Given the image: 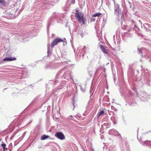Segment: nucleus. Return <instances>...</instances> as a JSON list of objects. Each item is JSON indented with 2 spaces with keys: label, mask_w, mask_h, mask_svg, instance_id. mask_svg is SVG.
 <instances>
[{
  "label": "nucleus",
  "mask_w": 151,
  "mask_h": 151,
  "mask_svg": "<svg viewBox=\"0 0 151 151\" xmlns=\"http://www.w3.org/2000/svg\"><path fill=\"white\" fill-rule=\"evenodd\" d=\"M75 14V17L77 18L79 22L81 24H85L86 20L83 16L82 14H80L78 13H76Z\"/></svg>",
  "instance_id": "nucleus-1"
},
{
  "label": "nucleus",
  "mask_w": 151,
  "mask_h": 151,
  "mask_svg": "<svg viewBox=\"0 0 151 151\" xmlns=\"http://www.w3.org/2000/svg\"><path fill=\"white\" fill-rule=\"evenodd\" d=\"M63 40L61 38L58 37L54 39L52 41L51 44V47H54L57 45L59 42H63Z\"/></svg>",
  "instance_id": "nucleus-2"
},
{
  "label": "nucleus",
  "mask_w": 151,
  "mask_h": 151,
  "mask_svg": "<svg viewBox=\"0 0 151 151\" xmlns=\"http://www.w3.org/2000/svg\"><path fill=\"white\" fill-rule=\"evenodd\" d=\"M55 136L58 139L61 140L65 139V136L63 134L62 132H56L55 134Z\"/></svg>",
  "instance_id": "nucleus-3"
},
{
  "label": "nucleus",
  "mask_w": 151,
  "mask_h": 151,
  "mask_svg": "<svg viewBox=\"0 0 151 151\" xmlns=\"http://www.w3.org/2000/svg\"><path fill=\"white\" fill-rule=\"evenodd\" d=\"M15 58H6L4 59L3 61H13L16 60Z\"/></svg>",
  "instance_id": "nucleus-4"
},
{
  "label": "nucleus",
  "mask_w": 151,
  "mask_h": 151,
  "mask_svg": "<svg viewBox=\"0 0 151 151\" xmlns=\"http://www.w3.org/2000/svg\"><path fill=\"white\" fill-rule=\"evenodd\" d=\"M49 136L48 135H43L41 137V140H44L48 138Z\"/></svg>",
  "instance_id": "nucleus-5"
},
{
  "label": "nucleus",
  "mask_w": 151,
  "mask_h": 151,
  "mask_svg": "<svg viewBox=\"0 0 151 151\" xmlns=\"http://www.w3.org/2000/svg\"><path fill=\"white\" fill-rule=\"evenodd\" d=\"M50 45H48L47 46V49H48V51H47V53L48 54V55H49L50 54H51L52 53V51L51 50H50Z\"/></svg>",
  "instance_id": "nucleus-6"
},
{
  "label": "nucleus",
  "mask_w": 151,
  "mask_h": 151,
  "mask_svg": "<svg viewBox=\"0 0 151 151\" xmlns=\"http://www.w3.org/2000/svg\"><path fill=\"white\" fill-rule=\"evenodd\" d=\"M101 15V14L100 13H97L93 15V17H99Z\"/></svg>",
  "instance_id": "nucleus-7"
},
{
  "label": "nucleus",
  "mask_w": 151,
  "mask_h": 151,
  "mask_svg": "<svg viewBox=\"0 0 151 151\" xmlns=\"http://www.w3.org/2000/svg\"><path fill=\"white\" fill-rule=\"evenodd\" d=\"M98 46L100 47L101 50L102 51L104 52V47L100 43H99Z\"/></svg>",
  "instance_id": "nucleus-8"
},
{
  "label": "nucleus",
  "mask_w": 151,
  "mask_h": 151,
  "mask_svg": "<svg viewBox=\"0 0 151 151\" xmlns=\"http://www.w3.org/2000/svg\"><path fill=\"white\" fill-rule=\"evenodd\" d=\"M102 129H101L100 131V132L101 133L100 134V135L101 138V139H102L104 138V134H103L104 132H102Z\"/></svg>",
  "instance_id": "nucleus-9"
},
{
  "label": "nucleus",
  "mask_w": 151,
  "mask_h": 151,
  "mask_svg": "<svg viewBox=\"0 0 151 151\" xmlns=\"http://www.w3.org/2000/svg\"><path fill=\"white\" fill-rule=\"evenodd\" d=\"M1 146L3 147L4 151L5 150L7 149V148H6V144H5L3 142V143L1 145Z\"/></svg>",
  "instance_id": "nucleus-10"
},
{
  "label": "nucleus",
  "mask_w": 151,
  "mask_h": 151,
  "mask_svg": "<svg viewBox=\"0 0 151 151\" xmlns=\"http://www.w3.org/2000/svg\"><path fill=\"white\" fill-rule=\"evenodd\" d=\"M103 114H104V111L102 110L100 112L98 115V117L101 115H103Z\"/></svg>",
  "instance_id": "nucleus-11"
},
{
  "label": "nucleus",
  "mask_w": 151,
  "mask_h": 151,
  "mask_svg": "<svg viewBox=\"0 0 151 151\" xmlns=\"http://www.w3.org/2000/svg\"><path fill=\"white\" fill-rule=\"evenodd\" d=\"M138 51L139 54L142 53V52L141 49L139 48H138Z\"/></svg>",
  "instance_id": "nucleus-12"
},
{
  "label": "nucleus",
  "mask_w": 151,
  "mask_h": 151,
  "mask_svg": "<svg viewBox=\"0 0 151 151\" xmlns=\"http://www.w3.org/2000/svg\"><path fill=\"white\" fill-rule=\"evenodd\" d=\"M0 3L3 4H4L5 3L4 1V0H0Z\"/></svg>",
  "instance_id": "nucleus-13"
},
{
  "label": "nucleus",
  "mask_w": 151,
  "mask_h": 151,
  "mask_svg": "<svg viewBox=\"0 0 151 151\" xmlns=\"http://www.w3.org/2000/svg\"><path fill=\"white\" fill-rule=\"evenodd\" d=\"M74 103H75V101H74V99H73V101H72V104H73L74 107V108L75 107V105Z\"/></svg>",
  "instance_id": "nucleus-14"
},
{
  "label": "nucleus",
  "mask_w": 151,
  "mask_h": 151,
  "mask_svg": "<svg viewBox=\"0 0 151 151\" xmlns=\"http://www.w3.org/2000/svg\"><path fill=\"white\" fill-rule=\"evenodd\" d=\"M93 17H93V16H92L91 18V20L92 21H94L95 20V19H94Z\"/></svg>",
  "instance_id": "nucleus-15"
},
{
  "label": "nucleus",
  "mask_w": 151,
  "mask_h": 151,
  "mask_svg": "<svg viewBox=\"0 0 151 151\" xmlns=\"http://www.w3.org/2000/svg\"><path fill=\"white\" fill-rule=\"evenodd\" d=\"M80 88H81V91H83V92H84L85 91V90L84 89H82V86H80Z\"/></svg>",
  "instance_id": "nucleus-16"
},
{
  "label": "nucleus",
  "mask_w": 151,
  "mask_h": 151,
  "mask_svg": "<svg viewBox=\"0 0 151 151\" xmlns=\"http://www.w3.org/2000/svg\"><path fill=\"white\" fill-rule=\"evenodd\" d=\"M104 54H107L108 52H107V51L104 50Z\"/></svg>",
  "instance_id": "nucleus-17"
},
{
  "label": "nucleus",
  "mask_w": 151,
  "mask_h": 151,
  "mask_svg": "<svg viewBox=\"0 0 151 151\" xmlns=\"http://www.w3.org/2000/svg\"><path fill=\"white\" fill-rule=\"evenodd\" d=\"M86 49V47L85 46H84L83 48V50H84V49Z\"/></svg>",
  "instance_id": "nucleus-18"
},
{
  "label": "nucleus",
  "mask_w": 151,
  "mask_h": 151,
  "mask_svg": "<svg viewBox=\"0 0 151 151\" xmlns=\"http://www.w3.org/2000/svg\"><path fill=\"white\" fill-rule=\"evenodd\" d=\"M148 142V141H145V142H144V143H145V144H146V142Z\"/></svg>",
  "instance_id": "nucleus-19"
},
{
  "label": "nucleus",
  "mask_w": 151,
  "mask_h": 151,
  "mask_svg": "<svg viewBox=\"0 0 151 151\" xmlns=\"http://www.w3.org/2000/svg\"><path fill=\"white\" fill-rule=\"evenodd\" d=\"M64 43H65V44H66V42H63V45H65V44H64Z\"/></svg>",
  "instance_id": "nucleus-20"
},
{
  "label": "nucleus",
  "mask_w": 151,
  "mask_h": 151,
  "mask_svg": "<svg viewBox=\"0 0 151 151\" xmlns=\"http://www.w3.org/2000/svg\"><path fill=\"white\" fill-rule=\"evenodd\" d=\"M101 43V44H103V42L100 41Z\"/></svg>",
  "instance_id": "nucleus-21"
},
{
  "label": "nucleus",
  "mask_w": 151,
  "mask_h": 151,
  "mask_svg": "<svg viewBox=\"0 0 151 151\" xmlns=\"http://www.w3.org/2000/svg\"><path fill=\"white\" fill-rule=\"evenodd\" d=\"M64 77H66V76H65V74H64Z\"/></svg>",
  "instance_id": "nucleus-22"
},
{
  "label": "nucleus",
  "mask_w": 151,
  "mask_h": 151,
  "mask_svg": "<svg viewBox=\"0 0 151 151\" xmlns=\"http://www.w3.org/2000/svg\"><path fill=\"white\" fill-rule=\"evenodd\" d=\"M70 116V117H72V116Z\"/></svg>",
  "instance_id": "nucleus-23"
},
{
  "label": "nucleus",
  "mask_w": 151,
  "mask_h": 151,
  "mask_svg": "<svg viewBox=\"0 0 151 151\" xmlns=\"http://www.w3.org/2000/svg\"><path fill=\"white\" fill-rule=\"evenodd\" d=\"M81 34V35L82 36V33H81V34Z\"/></svg>",
  "instance_id": "nucleus-24"
}]
</instances>
